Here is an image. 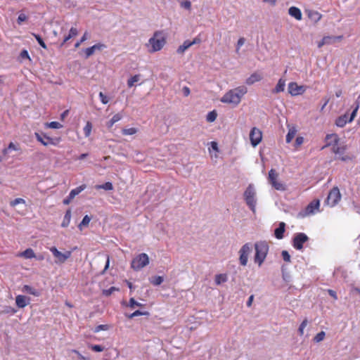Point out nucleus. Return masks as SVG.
Returning a JSON list of instances; mask_svg holds the SVG:
<instances>
[{
	"label": "nucleus",
	"mask_w": 360,
	"mask_h": 360,
	"mask_svg": "<svg viewBox=\"0 0 360 360\" xmlns=\"http://www.w3.org/2000/svg\"><path fill=\"white\" fill-rule=\"evenodd\" d=\"M99 97L102 103L107 104L108 103V98L103 92L99 93Z\"/></svg>",
	"instance_id": "nucleus-52"
},
{
	"label": "nucleus",
	"mask_w": 360,
	"mask_h": 360,
	"mask_svg": "<svg viewBox=\"0 0 360 360\" xmlns=\"http://www.w3.org/2000/svg\"><path fill=\"white\" fill-rule=\"evenodd\" d=\"M326 143L323 146V149L330 147L331 151L335 154V159L342 162H347L352 160V158L347 153V145L340 143V139L338 134H330L326 136Z\"/></svg>",
	"instance_id": "nucleus-1"
},
{
	"label": "nucleus",
	"mask_w": 360,
	"mask_h": 360,
	"mask_svg": "<svg viewBox=\"0 0 360 360\" xmlns=\"http://www.w3.org/2000/svg\"><path fill=\"white\" fill-rule=\"evenodd\" d=\"M247 88L244 86H238L233 89L229 90L221 98V101L224 103L233 104L238 105L242 97L247 93Z\"/></svg>",
	"instance_id": "nucleus-2"
},
{
	"label": "nucleus",
	"mask_w": 360,
	"mask_h": 360,
	"mask_svg": "<svg viewBox=\"0 0 360 360\" xmlns=\"http://www.w3.org/2000/svg\"><path fill=\"white\" fill-rule=\"evenodd\" d=\"M163 282V278L160 276H156L150 279V283L154 285H159Z\"/></svg>",
	"instance_id": "nucleus-41"
},
{
	"label": "nucleus",
	"mask_w": 360,
	"mask_h": 360,
	"mask_svg": "<svg viewBox=\"0 0 360 360\" xmlns=\"http://www.w3.org/2000/svg\"><path fill=\"white\" fill-rule=\"evenodd\" d=\"M308 240L309 238L305 233H298L293 238L292 245L296 250H300L303 248L304 243Z\"/></svg>",
	"instance_id": "nucleus-13"
},
{
	"label": "nucleus",
	"mask_w": 360,
	"mask_h": 360,
	"mask_svg": "<svg viewBox=\"0 0 360 360\" xmlns=\"http://www.w3.org/2000/svg\"><path fill=\"white\" fill-rule=\"evenodd\" d=\"M30 301V297L25 295H19L15 297V304L19 308H24L29 304Z\"/></svg>",
	"instance_id": "nucleus-18"
},
{
	"label": "nucleus",
	"mask_w": 360,
	"mask_h": 360,
	"mask_svg": "<svg viewBox=\"0 0 360 360\" xmlns=\"http://www.w3.org/2000/svg\"><path fill=\"white\" fill-rule=\"evenodd\" d=\"M288 90L291 96H296L303 94L306 91V87L303 85L300 86L296 82H290Z\"/></svg>",
	"instance_id": "nucleus-15"
},
{
	"label": "nucleus",
	"mask_w": 360,
	"mask_h": 360,
	"mask_svg": "<svg viewBox=\"0 0 360 360\" xmlns=\"http://www.w3.org/2000/svg\"><path fill=\"white\" fill-rule=\"evenodd\" d=\"M32 34L34 37V38L36 39V40L37 41L39 44L43 49H47V46H46V44L44 43V40L42 39V38L39 34H34V33H32Z\"/></svg>",
	"instance_id": "nucleus-42"
},
{
	"label": "nucleus",
	"mask_w": 360,
	"mask_h": 360,
	"mask_svg": "<svg viewBox=\"0 0 360 360\" xmlns=\"http://www.w3.org/2000/svg\"><path fill=\"white\" fill-rule=\"evenodd\" d=\"M342 36H326L323 37L324 41L326 42V44H332L335 41H340L342 39Z\"/></svg>",
	"instance_id": "nucleus-23"
},
{
	"label": "nucleus",
	"mask_w": 360,
	"mask_h": 360,
	"mask_svg": "<svg viewBox=\"0 0 360 360\" xmlns=\"http://www.w3.org/2000/svg\"><path fill=\"white\" fill-rule=\"evenodd\" d=\"M262 75L259 72H255L252 73L245 81L248 85H252L255 82H259L262 79Z\"/></svg>",
	"instance_id": "nucleus-20"
},
{
	"label": "nucleus",
	"mask_w": 360,
	"mask_h": 360,
	"mask_svg": "<svg viewBox=\"0 0 360 360\" xmlns=\"http://www.w3.org/2000/svg\"><path fill=\"white\" fill-rule=\"evenodd\" d=\"M149 315H150V314L147 311H141L140 310H136L134 312H133L132 314L128 315L127 317L129 319H133L134 317L138 316H149Z\"/></svg>",
	"instance_id": "nucleus-35"
},
{
	"label": "nucleus",
	"mask_w": 360,
	"mask_h": 360,
	"mask_svg": "<svg viewBox=\"0 0 360 360\" xmlns=\"http://www.w3.org/2000/svg\"><path fill=\"white\" fill-rule=\"evenodd\" d=\"M50 251L52 252L53 256L57 259L56 263H64L72 255L71 251H65V252H60L56 247H51Z\"/></svg>",
	"instance_id": "nucleus-11"
},
{
	"label": "nucleus",
	"mask_w": 360,
	"mask_h": 360,
	"mask_svg": "<svg viewBox=\"0 0 360 360\" xmlns=\"http://www.w3.org/2000/svg\"><path fill=\"white\" fill-rule=\"evenodd\" d=\"M20 150V147L18 145H16L13 142H11L8 147L4 148L3 150H2V153L4 155H6L9 153L10 150Z\"/></svg>",
	"instance_id": "nucleus-30"
},
{
	"label": "nucleus",
	"mask_w": 360,
	"mask_h": 360,
	"mask_svg": "<svg viewBox=\"0 0 360 360\" xmlns=\"http://www.w3.org/2000/svg\"><path fill=\"white\" fill-rule=\"evenodd\" d=\"M288 13L290 15L294 17L297 20H302V12L300 8L295 6L290 7L288 10Z\"/></svg>",
	"instance_id": "nucleus-22"
},
{
	"label": "nucleus",
	"mask_w": 360,
	"mask_h": 360,
	"mask_svg": "<svg viewBox=\"0 0 360 360\" xmlns=\"http://www.w3.org/2000/svg\"><path fill=\"white\" fill-rule=\"evenodd\" d=\"M252 245L250 243L244 244L240 249L239 254V262L243 266H245L248 262V257L252 252Z\"/></svg>",
	"instance_id": "nucleus-9"
},
{
	"label": "nucleus",
	"mask_w": 360,
	"mask_h": 360,
	"mask_svg": "<svg viewBox=\"0 0 360 360\" xmlns=\"http://www.w3.org/2000/svg\"><path fill=\"white\" fill-rule=\"evenodd\" d=\"M27 20V16L24 13H20L18 15L17 22L19 25H20L22 22L26 21Z\"/></svg>",
	"instance_id": "nucleus-51"
},
{
	"label": "nucleus",
	"mask_w": 360,
	"mask_h": 360,
	"mask_svg": "<svg viewBox=\"0 0 360 360\" xmlns=\"http://www.w3.org/2000/svg\"><path fill=\"white\" fill-rule=\"evenodd\" d=\"M255 196L256 192L254 186L252 184H250L244 192V198L246 204L254 213L256 211L257 203Z\"/></svg>",
	"instance_id": "nucleus-5"
},
{
	"label": "nucleus",
	"mask_w": 360,
	"mask_h": 360,
	"mask_svg": "<svg viewBox=\"0 0 360 360\" xmlns=\"http://www.w3.org/2000/svg\"><path fill=\"white\" fill-rule=\"evenodd\" d=\"M304 142V138L302 136H297L295 139V146L296 148L300 147Z\"/></svg>",
	"instance_id": "nucleus-53"
},
{
	"label": "nucleus",
	"mask_w": 360,
	"mask_h": 360,
	"mask_svg": "<svg viewBox=\"0 0 360 360\" xmlns=\"http://www.w3.org/2000/svg\"><path fill=\"white\" fill-rule=\"evenodd\" d=\"M86 185L82 184L76 188L72 189L70 193V198L73 199L77 195L80 193L82 191H84L86 188Z\"/></svg>",
	"instance_id": "nucleus-26"
},
{
	"label": "nucleus",
	"mask_w": 360,
	"mask_h": 360,
	"mask_svg": "<svg viewBox=\"0 0 360 360\" xmlns=\"http://www.w3.org/2000/svg\"><path fill=\"white\" fill-rule=\"evenodd\" d=\"M245 39L243 37H240L237 42L236 51L238 52L240 48L244 44Z\"/></svg>",
	"instance_id": "nucleus-56"
},
{
	"label": "nucleus",
	"mask_w": 360,
	"mask_h": 360,
	"mask_svg": "<svg viewBox=\"0 0 360 360\" xmlns=\"http://www.w3.org/2000/svg\"><path fill=\"white\" fill-rule=\"evenodd\" d=\"M92 128H93L92 123L90 121H87L86 123V125L84 126V127L83 129L85 137H89L91 135Z\"/></svg>",
	"instance_id": "nucleus-32"
},
{
	"label": "nucleus",
	"mask_w": 360,
	"mask_h": 360,
	"mask_svg": "<svg viewBox=\"0 0 360 360\" xmlns=\"http://www.w3.org/2000/svg\"><path fill=\"white\" fill-rule=\"evenodd\" d=\"M22 292L29 293V294L34 295V296L39 295V292L36 289L33 288L32 287H31L30 285H25L22 287Z\"/></svg>",
	"instance_id": "nucleus-28"
},
{
	"label": "nucleus",
	"mask_w": 360,
	"mask_h": 360,
	"mask_svg": "<svg viewBox=\"0 0 360 360\" xmlns=\"http://www.w3.org/2000/svg\"><path fill=\"white\" fill-rule=\"evenodd\" d=\"M268 181L276 190L281 191L286 190V186L278 181V174L274 169H271L269 172Z\"/></svg>",
	"instance_id": "nucleus-6"
},
{
	"label": "nucleus",
	"mask_w": 360,
	"mask_h": 360,
	"mask_svg": "<svg viewBox=\"0 0 360 360\" xmlns=\"http://www.w3.org/2000/svg\"><path fill=\"white\" fill-rule=\"evenodd\" d=\"M72 38L78 34V31L76 27H71L68 34Z\"/></svg>",
	"instance_id": "nucleus-55"
},
{
	"label": "nucleus",
	"mask_w": 360,
	"mask_h": 360,
	"mask_svg": "<svg viewBox=\"0 0 360 360\" xmlns=\"http://www.w3.org/2000/svg\"><path fill=\"white\" fill-rule=\"evenodd\" d=\"M88 38H89L88 32H85L84 34H83V36L82 37L81 39L75 44V48L79 47L81 44L83 43L84 41H85L86 40H87Z\"/></svg>",
	"instance_id": "nucleus-45"
},
{
	"label": "nucleus",
	"mask_w": 360,
	"mask_h": 360,
	"mask_svg": "<svg viewBox=\"0 0 360 360\" xmlns=\"http://www.w3.org/2000/svg\"><path fill=\"white\" fill-rule=\"evenodd\" d=\"M191 46V44H190V41L188 40H186L185 41L182 45L179 46V48L177 49L176 50V52L178 53H184L185 52L186 50H187L188 48H190Z\"/></svg>",
	"instance_id": "nucleus-31"
},
{
	"label": "nucleus",
	"mask_w": 360,
	"mask_h": 360,
	"mask_svg": "<svg viewBox=\"0 0 360 360\" xmlns=\"http://www.w3.org/2000/svg\"><path fill=\"white\" fill-rule=\"evenodd\" d=\"M253 300H254V295H250V296L249 297L248 300V302H247V306H248V307H250V306L252 305V302H253Z\"/></svg>",
	"instance_id": "nucleus-62"
},
{
	"label": "nucleus",
	"mask_w": 360,
	"mask_h": 360,
	"mask_svg": "<svg viewBox=\"0 0 360 360\" xmlns=\"http://www.w3.org/2000/svg\"><path fill=\"white\" fill-rule=\"evenodd\" d=\"M140 79V75H135L134 76L131 77L130 79L127 81V86L128 87L131 88L134 86L135 82H137Z\"/></svg>",
	"instance_id": "nucleus-38"
},
{
	"label": "nucleus",
	"mask_w": 360,
	"mask_h": 360,
	"mask_svg": "<svg viewBox=\"0 0 360 360\" xmlns=\"http://www.w3.org/2000/svg\"><path fill=\"white\" fill-rule=\"evenodd\" d=\"M25 203V200L22 198H15L13 201L11 202V205L15 207L18 204Z\"/></svg>",
	"instance_id": "nucleus-54"
},
{
	"label": "nucleus",
	"mask_w": 360,
	"mask_h": 360,
	"mask_svg": "<svg viewBox=\"0 0 360 360\" xmlns=\"http://www.w3.org/2000/svg\"><path fill=\"white\" fill-rule=\"evenodd\" d=\"M308 17L315 22H317L321 19L322 15L316 11H309L308 13Z\"/></svg>",
	"instance_id": "nucleus-24"
},
{
	"label": "nucleus",
	"mask_w": 360,
	"mask_h": 360,
	"mask_svg": "<svg viewBox=\"0 0 360 360\" xmlns=\"http://www.w3.org/2000/svg\"><path fill=\"white\" fill-rule=\"evenodd\" d=\"M165 44L166 38L163 32L156 31L153 34V36L148 40V43L146 45L150 46L149 51L153 53L160 51Z\"/></svg>",
	"instance_id": "nucleus-4"
},
{
	"label": "nucleus",
	"mask_w": 360,
	"mask_h": 360,
	"mask_svg": "<svg viewBox=\"0 0 360 360\" xmlns=\"http://www.w3.org/2000/svg\"><path fill=\"white\" fill-rule=\"evenodd\" d=\"M46 124L48 127L51 129H60V127H62L61 124L56 121L51 122L49 123H47Z\"/></svg>",
	"instance_id": "nucleus-47"
},
{
	"label": "nucleus",
	"mask_w": 360,
	"mask_h": 360,
	"mask_svg": "<svg viewBox=\"0 0 360 360\" xmlns=\"http://www.w3.org/2000/svg\"><path fill=\"white\" fill-rule=\"evenodd\" d=\"M227 275L226 274H217L214 278V281L217 285H220L227 281Z\"/></svg>",
	"instance_id": "nucleus-27"
},
{
	"label": "nucleus",
	"mask_w": 360,
	"mask_h": 360,
	"mask_svg": "<svg viewBox=\"0 0 360 360\" xmlns=\"http://www.w3.org/2000/svg\"><path fill=\"white\" fill-rule=\"evenodd\" d=\"M281 255L285 262H290V255H289L288 251L283 250L281 252Z\"/></svg>",
	"instance_id": "nucleus-49"
},
{
	"label": "nucleus",
	"mask_w": 360,
	"mask_h": 360,
	"mask_svg": "<svg viewBox=\"0 0 360 360\" xmlns=\"http://www.w3.org/2000/svg\"><path fill=\"white\" fill-rule=\"evenodd\" d=\"M326 42L324 41L323 38L320 41L318 42V47L321 48L323 46L326 45Z\"/></svg>",
	"instance_id": "nucleus-64"
},
{
	"label": "nucleus",
	"mask_w": 360,
	"mask_h": 360,
	"mask_svg": "<svg viewBox=\"0 0 360 360\" xmlns=\"http://www.w3.org/2000/svg\"><path fill=\"white\" fill-rule=\"evenodd\" d=\"M35 137L39 142H40L42 145L45 146L50 144L56 146L60 141V138L53 139L46 136L44 134H40L39 133H35Z\"/></svg>",
	"instance_id": "nucleus-12"
},
{
	"label": "nucleus",
	"mask_w": 360,
	"mask_h": 360,
	"mask_svg": "<svg viewBox=\"0 0 360 360\" xmlns=\"http://www.w3.org/2000/svg\"><path fill=\"white\" fill-rule=\"evenodd\" d=\"M340 199L341 194L340 190L337 186H335L330 191L326 202L329 206L334 207L339 202Z\"/></svg>",
	"instance_id": "nucleus-10"
},
{
	"label": "nucleus",
	"mask_w": 360,
	"mask_h": 360,
	"mask_svg": "<svg viewBox=\"0 0 360 360\" xmlns=\"http://www.w3.org/2000/svg\"><path fill=\"white\" fill-rule=\"evenodd\" d=\"M179 2L180 4V6L182 8H184L189 11L191 10L192 5H191V1L190 0H181Z\"/></svg>",
	"instance_id": "nucleus-34"
},
{
	"label": "nucleus",
	"mask_w": 360,
	"mask_h": 360,
	"mask_svg": "<svg viewBox=\"0 0 360 360\" xmlns=\"http://www.w3.org/2000/svg\"><path fill=\"white\" fill-rule=\"evenodd\" d=\"M118 289H117L115 287H111L110 289L108 290H106L104 291V294L107 296L110 295L112 294V292L115 290H117Z\"/></svg>",
	"instance_id": "nucleus-59"
},
{
	"label": "nucleus",
	"mask_w": 360,
	"mask_h": 360,
	"mask_svg": "<svg viewBox=\"0 0 360 360\" xmlns=\"http://www.w3.org/2000/svg\"><path fill=\"white\" fill-rule=\"evenodd\" d=\"M72 352L75 353L78 356L79 359L86 360V358L84 357L77 350L73 349Z\"/></svg>",
	"instance_id": "nucleus-63"
},
{
	"label": "nucleus",
	"mask_w": 360,
	"mask_h": 360,
	"mask_svg": "<svg viewBox=\"0 0 360 360\" xmlns=\"http://www.w3.org/2000/svg\"><path fill=\"white\" fill-rule=\"evenodd\" d=\"M149 264V258L147 254L141 253L134 257L131 263V267L139 271Z\"/></svg>",
	"instance_id": "nucleus-7"
},
{
	"label": "nucleus",
	"mask_w": 360,
	"mask_h": 360,
	"mask_svg": "<svg viewBox=\"0 0 360 360\" xmlns=\"http://www.w3.org/2000/svg\"><path fill=\"white\" fill-rule=\"evenodd\" d=\"M138 131V129L135 127H131L129 129H123L122 130V133L123 135H134Z\"/></svg>",
	"instance_id": "nucleus-39"
},
{
	"label": "nucleus",
	"mask_w": 360,
	"mask_h": 360,
	"mask_svg": "<svg viewBox=\"0 0 360 360\" xmlns=\"http://www.w3.org/2000/svg\"><path fill=\"white\" fill-rule=\"evenodd\" d=\"M296 133H297V130L295 127H292L290 129H289L288 130V132L286 135V142L287 143H290L292 141V140L293 139V138L295 137V136L296 135Z\"/></svg>",
	"instance_id": "nucleus-33"
},
{
	"label": "nucleus",
	"mask_w": 360,
	"mask_h": 360,
	"mask_svg": "<svg viewBox=\"0 0 360 360\" xmlns=\"http://www.w3.org/2000/svg\"><path fill=\"white\" fill-rule=\"evenodd\" d=\"M182 91L185 96H188L191 94L190 89L188 86H184L182 89Z\"/></svg>",
	"instance_id": "nucleus-58"
},
{
	"label": "nucleus",
	"mask_w": 360,
	"mask_h": 360,
	"mask_svg": "<svg viewBox=\"0 0 360 360\" xmlns=\"http://www.w3.org/2000/svg\"><path fill=\"white\" fill-rule=\"evenodd\" d=\"M109 329V326L108 325H106V324H101V325H98L97 326L95 329H94V332L95 333H98L99 331L101 330H107Z\"/></svg>",
	"instance_id": "nucleus-48"
},
{
	"label": "nucleus",
	"mask_w": 360,
	"mask_h": 360,
	"mask_svg": "<svg viewBox=\"0 0 360 360\" xmlns=\"http://www.w3.org/2000/svg\"><path fill=\"white\" fill-rule=\"evenodd\" d=\"M320 202L319 200H314L305 208V215H310L319 211Z\"/></svg>",
	"instance_id": "nucleus-17"
},
{
	"label": "nucleus",
	"mask_w": 360,
	"mask_h": 360,
	"mask_svg": "<svg viewBox=\"0 0 360 360\" xmlns=\"http://www.w3.org/2000/svg\"><path fill=\"white\" fill-rule=\"evenodd\" d=\"M71 219V210H68L65 214L63 220L62 221L61 226L63 227H67L70 224Z\"/></svg>",
	"instance_id": "nucleus-29"
},
{
	"label": "nucleus",
	"mask_w": 360,
	"mask_h": 360,
	"mask_svg": "<svg viewBox=\"0 0 360 360\" xmlns=\"http://www.w3.org/2000/svg\"><path fill=\"white\" fill-rule=\"evenodd\" d=\"M217 112L215 110H212L207 115L206 120L209 122H212L217 119Z\"/></svg>",
	"instance_id": "nucleus-40"
},
{
	"label": "nucleus",
	"mask_w": 360,
	"mask_h": 360,
	"mask_svg": "<svg viewBox=\"0 0 360 360\" xmlns=\"http://www.w3.org/2000/svg\"><path fill=\"white\" fill-rule=\"evenodd\" d=\"M20 56L22 58H29L30 59L29 53L26 50H23L21 51Z\"/></svg>",
	"instance_id": "nucleus-61"
},
{
	"label": "nucleus",
	"mask_w": 360,
	"mask_h": 360,
	"mask_svg": "<svg viewBox=\"0 0 360 360\" xmlns=\"http://www.w3.org/2000/svg\"><path fill=\"white\" fill-rule=\"evenodd\" d=\"M91 221V218L88 215H85L82 219V221L80 222V224L78 225V228L82 231L83 226H87Z\"/></svg>",
	"instance_id": "nucleus-37"
},
{
	"label": "nucleus",
	"mask_w": 360,
	"mask_h": 360,
	"mask_svg": "<svg viewBox=\"0 0 360 360\" xmlns=\"http://www.w3.org/2000/svg\"><path fill=\"white\" fill-rule=\"evenodd\" d=\"M142 307L143 304L136 302L134 298L131 297L130 300H129V307L131 308V309H134L135 307Z\"/></svg>",
	"instance_id": "nucleus-46"
},
{
	"label": "nucleus",
	"mask_w": 360,
	"mask_h": 360,
	"mask_svg": "<svg viewBox=\"0 0 360 360\" xmlns=\"http://www.w3.org/2000/svg\"><path fill=\"white\" fill-rule=\"evenodd\" d=\"M359 108V105L357 103L356 107L352 112L349 117H348L347 113H345V114L338 117L335 120V124L338 127H343L346 125L347 123L352 122L354 120V119L355 118V117L356 116V113L358 112Z\"/></svg>",
	"instance_id": "nucleus-8"
},
{
	"label": "nucleus",
	"mask_w": 360,
	"mask_h": 360,
	"mask_svg": "<svg viewBox=\"0 0 360 360\" xmlns=\"http://www.w3.org/2000/svg\"><path fill=\"white\" fill-rule=\"evenodd\" d=\"M285 231V224L284 222H280L279 226L274 231V236L277 239H282L284 236V232Z\"/></svg>",
	"instance_id": "nucleus-21"
},
{
	"label": "nucleus",
	"mask_w": 360,
	"mask_h": 360,
	"mask_svg": "<svg viewBox=\"0 0 360 360\" xmlns=\"http://www.w3.org/2000/svg\"><path fill=\"white\" fill-rule=\"evenodd\" d=\"M254 261L259 266H261L269 252V246L266 241H258L255 243Z\"/></svg>",
	"instance_id": "nucleus-3"
},
{
	"label": "nucleus",
	"mask_w": 360,
	"mask_h": 360,
	"mask_svg": "<svg viewBox=\"0 0 360 360\" xmlns=\"http://www.w3.org/2000/svg\"><path fill=\"white\" fill-rule=\"evenodd\" d=\"M307 319H304L300 324L299 328H298V333L300 334V336H302L304 335V330L305 328V327L307 326Z\"/></svg>",
	"instance_id": "nucleus-44"
},
{
	"label": "nucleus",
	"mask_w": 360,
	"mask_h": 360,
	"mask_svg": "<svg viewBox=\"0 0 360 360\" xmlns=\"http://www.w3.org/2000/svg\"><path fill=\"white\" fill-rule=\"evenodd\" d=\"M285 80L282 78L279 79L273 92L277 94V93L283 91L284 89H285Z\"/></svg>",
	"instance_id": "nucleus-25"
},
{
	"label": "nucleus",
	"mask_w": 360,
	"mask_h": 360,
	"mask_svg": "<svg viewBox=\"0 0 360 360\" xmlns=\"http://www.w3.org/2000/svg\"><path fill=\"white\" fill-rule=\"evenodd\" d=\"M106 46L101 43H98L96 44H94V46L86 48L83 50V52L84 53L85 58H89L91 56H92L95 51H101L103 49H105Z\"/></svg>",
	"instance_id": "nucleus-16"
},
{
	"label": "nucleus",
	"mask_w": 360,
	"mask_h": 360,
	"mask_svg": "<svg viewBox=\"0 0 360 360\" xmlns=\"http://www.w3.org/2000/svg\"><path fill=\"white\" fill-rule=\"evenodd\" d=\"M16 257L24 259H32L37 257L34 250L32 248H27L22 252L16 254Z\"/></svg>",
	"instance_id": "nucleus-19"
},
{
	"label": "nucleus",
	"mask_w": 360,
	"mask_h": 360,
	"mask_svg": "<svg viewBox=\"0 0 360 360\" xmlns=\"http://www.w3.org/2000/svg\"><path fill=\"white\" fill-rule=\"evenodd\" d=\"M328 294L334 298V300H338L336 292L333 290L328 289Z\"/></svg>",
	"instance_id": "nucleus-60"
},
{
	"label": "nucleus",
	"mask_w": 360,
	"mask_h": 360,
	"mask_svg": "<svg viewBox=\"0 0 360 360\" xmlns=\"http://www.w3.org/2000/svg\"><path fill=\"white\" fill-rule=\"evenodd\" d=\"M326 336V333L324 331H321L319 333L316 335V336L314 338V341L316 342H319L322 341Z\"/></svg>",
	"instance_id": "nucleus-43"
},
{
	"label": "nucleus",
	"mask_w": 360,
	"mask_h": 360,
	"mask_svg": "<svg viewBox=\"0 0 360 360\" xmlns=\"http://www.w3.org/2000/svg\"><path fill=\"white\" fill-rule=\"evenodd\" d=\"M250 139L253 147L257 146L262 139V132L257 127H253L250 132Z\"/></svg>",
	"instance_id": "nucleus-14"
},
{
	"label": "nucleus",
	"mask_w": 360,
	"mask_h": 360,
	"mask_svg": "<svg viewBox=\"0 0 360 360\" xmlns=\"http://www.w3.org/2000/svg\"><path fill=\"white\" fill-rule=\"evenodd\" d=\"M122 116L120 113H117L113 115V117L110 119L113 122L116 123L122 119Z\"/></svg>",
	"instance_id": "nucleus-57"
},
{
	"label": "nucleus",
	"mask_w": 360,
	"mask_h": 360,
	"mask_svg": "<svg viewBox=\"0 0 360 360\" xmlns=\"http://www.w3.org/2000/svg\"><path fill=\"white\" fill-rule=\"evenodd\" d=\"M97 189H104L105 191H111L113 189V186L111 182H106L101 185H97L96 186Z\"/></svg>",
	"instance_id": "nucleus-36"
},
{
	"label": "nucleus",
	"mask_w": 360,
	"mask_h": 360,
	"mask_svg": "<svg viewBox=\"0 0 360 360\" xmlns=\"http://www.w3.org/2000/svg\"><path fill=\"white\" fill-rule=\"evenodd\" d=\"M91 349L94 352H101L103 351L104 347L99 345H91Z\"/></svg>",
	"instance_id": "nucleus-50"
}]
</instances>
